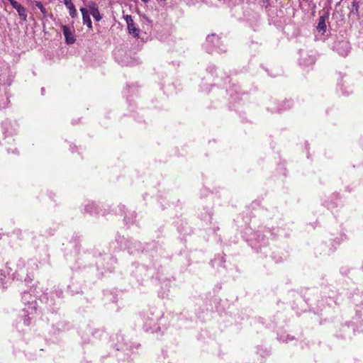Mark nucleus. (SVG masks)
<instances>
[{"mask_svg":"<svg viewBox=\"0 0 363 363\" xmlns=\"http://www.w3.org/2000/svg\"><path fill=\"white\" fill-rule=\"evenodd\" d=\"M347 239L345 233H341L340 238H335L333 240H330L328 242H325L323 245V251L328 255H330L335 252L337 248V246L340 243Z\"/></svg>","mask_w":363,"mask_h":363,"instance_id":"f257e3e1","label":"nucleus"},{"mask_svg":"<svg viewBox=\"0 0 363 363\" xmlns=\"http://www.w3.org/2000/svg\"><path fill=\"white\" fill-rule=\"evenodd\" d=\"M21 300L26 306H28L27 308H23L25 313H33V312L36 311L37 303L35 297L31 294L24 291L22 294Z\"/></svg>","mask_w":363,"mask_h":363,"instance_id":"f03ea898","label":"nucleus"},{"mask_svg":"<svg viewBox=\"0 0 363 363\" xmlns=\"http://www.w3.org/2000/svg\"><path fill=\"white\" fill-rule=\"evenodd\" d=\"M330 8H328L326 9H323L320 11V17L318 18V25L316 26V30L318 33L324 35L327 30V24H329V16H330Z\"/></svg>","mask_w":363,"mask_h":363,"instance_id":"7ed1b4c3","label":"nucleus"},{"mask_svg":"<svg viewBox=\"0 0 363 363\" xmlns=\"http://www.w3.org/2000/svg\"><path fill=\"white\" fill-rule=\"evenodd\" d=\"M293 106V102L291 100H283V101H272L269 109L272 113H280L283 111L290 109Z\"/></svg>","mask_w":363,"mask_h":363,"instance_id":"20e7f679","label":"nucleus"},{"mask_svg":"<svg viewBox=\"0 0 363 363\" xmlns=\"http://www.w3.org/2000/svg\"><path fill=\"white\" fill-rule=\"evenodd\" d=\"M143 318L145 320L143 329L145 332L154 333L161 330L160 326L157 323V318H149L146 314H144Z\"/></svg>","mask_w":363,"mask_h":363,"instance_id":"39448f33","label":"nucleus"},{"mask_svg":"<svg viewBox=\"0 0 363 363\" xmlns=\"http://www.w3.org/2000/svg\"><path fill=\"white\" fill-rule=\"evenodd\" d=\"M3 3L5 6H6L7 3H9L11 6L18 12L20 19L22 21H27V9L23 6H22L19 2L16 1V0H3Z\"/></svg>","mask_w":363,"mask_h":363,"instance_id":"423d86ee","label":"nucleus"},{"mask_svg":"<svg viewBox=\"0 0 363 363\" xmlns=\"http://www.w3.org/2000/svg\"><path fill=\"white\" fill-rule=\"evenodd\" d=\"M13 275L20 280H23L26 283L30 284L33 279V274L28 272L25 265L20 267L13 274Z\"/></svg>","mask_w":363,"mask_h":363,"instance_id":"0eeeda50","label":"nucleus"},{"mask_svg":"<svg viewBox=\"0 0 363 363\" xmlns=\"http://www.w3.org/2000/svg\"><path fill=\"white\" fill-rule=\"evenodd\" d=\"M340 199L341 197L340 194L335 192L332 194L328 199H325L323 201V205L333 213L334 210L339 206L337 201H340Z\"/></svg>","mask_w":363,"mask_h":363,"instance_id":"6e6552de","label":"nucleus"},{"mask_svg":"<svg viewBox=\"0 0 363 363\" xmlns=\"http://www.w3.org/2000/svg\"><path fill=\"white\" fill-rule=\"evenodd\" d=\"M123 18L126 22L128 33L134 38H139L140 30L135 24L132 16L128 14L123 15Z\"/></svg>","mask_w":363,"mask_h":363,"instance_id":"1a4fd4ad","label":"nucleus"},{"mask_svg":"<svg viewBox=\"0 0 363 363\" xmlns=\"http://www.w3.org/2000/svg\"><path fill=\"white\" fill-rule=\"evenodd\" d=\"M61 28L65 37V43L67 45L74 44L76 42L74 30H71V28L67 25H62Z\"/></svg>","mask_w":363,"mask_h":363,"instance_id":"9d476101","label":"nucleus"},{"mask_svg":"<svg viewBox=\"0 0 363 363\" xmlns=\"http://www.w3.org/2000/svg\"><path fill=\"white\" fill-rule=\"evenodd\" d=\"M334 50H337L340 55H347L349 49V43L347 41L342 40L336 43L333 45Z\"/></svg>","mask_w":363,"mask_h":363,"instance_id":"9b49d317","label":"nucleus"},{"mask_svg":"<svg viewBox=\"0 0 363 363\" xmlns=\"http://www.w3.org/2000/svg\"><path fill=\"white\" fill-rule=\"evenodd\" d=\"M80 11L82 14L83 23L86 25L89 28H92V22L90 18V14L86 8L82 7Z\"/></svg>","mask_w":363,"mask_h":363,"instance_id":"f8f14e48","label":"nucleus"},{"mask_svg":"<svg viewBox=\"0 0 363 363\" xmlns=\"http://www.w3.org/2000/svg\"><path fill=\"white\" fill-rule=\"evenodd\" d=\"M64 4L66 7L69 10V15L72 18H74L77 16V12L74 5L72 2V0H64Z\"/></svg>","mask_w":363,"mask_h":363,"instance_id":"ddd939ff","label":"nucleus"},{"mask_svg":"<svg viewBox=\"0 0 363 363\" xmlns=\"http://www.w3.org/2000/svg\"><path fill=\"white\" fill-rule=\"evenodd\" d=\"M315 62V57L309 55L306 57H303L300 60V64L303 67H308L309 65H314Z\"/></svg>","mask_w":363,"mask_h":363,"instance_id":"4468645a","label":"nucleus"},{"mask_svg":"<svg viewBox=\"0 0 363 363\" xmlns=\"http://www.w3.org/2000/svg\"><path fill=\"white\" fill-rule=\"evenodd\" d=\"M350 9V14H353L357 16H359V3L356 1H353L351 4V7H349Z\"/></svg>","mask_w":363,"mask_h":363,"instance_id":"2eb2a0df","label":"nucleus"},{"mask_svg":"<svg viewBox=\"0 0 363 363\" xmlns=\"http://www.w3.org/2000/svg\"><path fill=\"white\" fill-rule=\"evenodd\" d=\"M220 39V37L217 34L212 33L211 35H207L206 42L214 45L215 44H217L219 42Z\"/></svg>","mask_w":363,"mask_h":363,"instance_id":"dca6fc26","label":"nucleus"},{"mask_svg":"<svg viewBox=\"0 0 363 363\" xmlns=\"http://www.w3.org/2000/svg\"><path fill=\"white\" fill-rule=\"evenodd\" d=\"M84 211L89 214L96 213L97 212V206L94 203H89L85 206Z\"/></svg>","mask_w":363,"mask_h":363,"instance_id":"f3484780","label":"nucleus"},{"mask_svg":"<svg viewBox=\"0 0 363 363\" xmlns=\"http://www.w3.org/2000/svg\"><path fill=\"white\" fill-rule=\"evenodd\" d=\"M7 288V279L4 273L0 270V289Z\"/></svg>","mask_w":363,"mask_h":363,"instance_id":"a211bd4d","label":"nucleus"},{"mask_svg":"<svg viewBox=\"0 0 363 363\" xmlns=\"http://www.w3.org/2000/svg\"><path fill=\"white\" fill-rule=\"evenodd\" d=\"M277 338L280 342H283L285 343H288L289 341L296 340V337L291 335H279Z\"/></svg>","mask_w":363,"mask_h":363,"instance_id":"6ab92c4d","label":"nucleus"},{"mask_svg":"<svg viewBox=\"0 0 363 363\" xmlns=\"http://www.w3.org/2000/svg\"><path fill=\"white\" fill-rule=\"evenodd\" d=\"M89 8V14L91 13V12H94V11H96L98 9L97 4L95 1H89L87 5Z\"/></svg>","mask_w":363,"mask_h":363,"instance_id":"aec40b11","label":"nucleus"},{"mask_svg":"<svg viewBox=\"0 0 363 363\" xmlns=\"http://www.w3.org/2000/svg\"><path fill=\"white\" fill-rule=\"evenodd\" d=\"M35 6L38 7L40 10L41 13L43 15V17L46 18L47 17V11H46L45 6H43V4L40 1H36Z\"/></svg>","mask_w":363,"mask_h":363,"instance_id":"412c9836","label":"nucleus"},{"mask_svg":"<svg viewBox=\"0 0 363 363\" xmlns=\"http://www.w3.org/2000/svg\"><path fill=\"white\" fill-rule=\"evenodd\" d=\"M91 14L92 15L94 20L96 21H99L102 18V16L99 11V9H97L96 11H94V12H91Z\"/></svg>","mask_w":363,"mask_h":363,"instance_id":"4be33fe9","label":"nucleus"},{"mask_svg":"<svg viewBox=\"0 0 363 363\" xmlns=\"http://www.w3.org/2000/svg\"><path fill=\"white\" fill-rule=\"evenodd\" d=\"M272 257L276 263H279L283 260L281 256H280L279 255H275L274 253L272 254Z\"/></svg>","mask_w":363,"mask_h":363,"instance_id":"5701e85b","label":"nucleus"},{"mask_svg":"<svg viewBox=\"0 0 363 363\" xmlns=\"http://www.w3.org/2000/svg\"><path fill=\"white\" fill-rule=\"evenodd\" d=\"M29 314L30 313H27V314L24 315L23 323L26 325H29L30 323V318L29 317Z\"/></svg>","mask_w":363,"mask_h":363,"instance_id":"b1692460","label":"nucleus"},{"mask_svg":"<svg viewBox=\"0 0 363 363\" xmlns=\"http://www.w3.org/2000/svg\"><path fill=\"white\" fill-rule=\"evenodd\" d=\"M216 69L217 68L215 65H211L207 68L208 72L211 74H213L216 72Z\"/></svg>","mask_w":363,"mask_h":363,"instance_id":"393cba45","label":"nucleus"},{"mask_svg":"<svg viewBox=\"0 0 363 363\" xmlns=\"http://www.w3.org/2000/svg\"><path fill=\"white\" fill-rule=\"evenodd\" d=\"M350 272V269L346 267H342L340 269V273L345 276H347Z\"/></svg>","mask_w":363,"mask_h":363,"instance_id":"a878e982","label":"nucleus"},{"mask_svg":"<svg viewBox=\"0 0 363 363\" xmlns=\"http://www.w3.org/2000/svg\"><path fill=\"white\" fill-rule=\"evenodd\" d=\"M241 93L242 91L240 87L239 86H235V95H238Z\"/></svg>","mask_w":363,"mask_h":363,"instance_id":"bb28decb","label":"nucleus"},{"mask_svg":"<svg viewBox=\"0 0 363 363\" xmlns=\"http://www.w3.org/2000/svg\"><path fill=\"white\" fill-rule=\"evenodd\" d=\"M70 148L72 152L78 151V148L76 145H70Z\"/></svg>","mask_w":363,"mask_h":363,"instance_id":"cd10ccee","label":"nucleus"},{"mask_svg":"<svg viewBox=\"0 0 363 363\" xmlns=\"http://www.w3.org/2000/svg\"><path fill=\"white\" fill-rule=\"evenodd\" d=\"M55 230L50 229L49 231L47 232V235H50V236L53 235L55 233Z\"/></svg>","mask_w":363,"mask_h":363,"instance_id":"c85d7f7f","label":"nucleus"},{"mask_svg":"<svg viewBox=\"0 0 363 363\" xmlns=\"http://www.w3.org/2000/svg\"><path fill=\"white\" fill-rule=\"evenodd\" d=\"M124 221L126 223V224H128V223H133V220L132 221L129 220V218L127 216L124 217Z\"/></svg>","mask_w":363,"mask_h":363,"instance_id":"c756f323","label":"nucleus"},{"mask_svg":"<svg viewBox=\"0 0 363 363\" xmlns=\"http://www.w3.org/2000/svg\"><path fill=\"white\" fill-rule=\"evenodd\" d=\"M45 88H42V89H41V91H42V93H43V94L45 92Z\"/></svg>","mask_w":363,"mask_h":363,"instance_id":"7c9ffc66","label":"nucleus"},{"mask_svg":"<svg viewBox=\"0 0 363 363\" xmlns=\"http://www.w3.org/2000/svg\"><path fill=\"white\" fill-rule=\"evenodd\" d=\"M230 94L231 97H234V94H233V91Z\"/></svg>","mask_w":363,"mask_h":363,"instance_id":"2f4dec72","label":"nucleus"},{"mask_svg":"<svg viewBox=\"0 0 363 363\" xmlns=\"http://www.w3.org/2000/svg\"><path fill=\"white\" fill-rule=\"evenodd\" d=\"M3 234L0 233V240L2 238Z\"/></svg>","mask_w":363,"mask_h":363,"instance_id":"473e14b6","label":"nucleus"},{"mask_svg":"<svg viewBox=\"0 0 363 363\" xmlns=\"http://www.w3.org/2000/svg\"><path fill=\"white\" fill-rule=\"evenodd\" d=\"M162 1H165L166 0H161Z\"/></svg>","mask_w":363,"mask_h":363,"instance_id":"72a5a7b5","label":"nucleus"}]
</instances>
